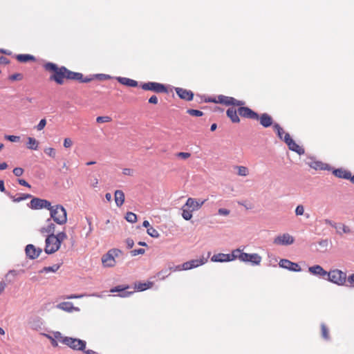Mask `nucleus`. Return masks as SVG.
<instances>
[{"instance_id":"4be33fe9","label":"nucleus","mask_w":354,"mask_h":354,"mask_svg":"<svg viewBox=\"0 0 354 354\" xmlns=\"http://www.w3.org/2000/svg\"><path fill=\"white\" fill-rule=\"evenodd\" d=\"M117 80L121 84L129 87H136L138 85L137 81L128 77H117Z\"/></svg>"},{"instance_id":"6e6d98bb","label":"nucleus","mask_w":354,"mask_h":354,"mask_svg":"<svg viewBox=\"0 0 354 354\" xmlns=\"http://www.w3.org/2000/svg\"><path fill=\"white\" fill-rule=\"evenodd\" d=\"M230 210H228L227 209H224V208H220L218 210V214L222 215V216H227L230 214Z\"/></svg>"},{"instance_id":"6ab92c4d","label":"nucleus","mask_w":354,"mask_h":354,"mask_svg":"<svg viewBox=\"0 0 354 354\" xmlns=\"http://www.w3.org/2000/svg\"><path fill=\"white\" fill-rule=\"evenodd\" d=\"M176 93L180 99L191 101L193 100L194 93L192 91L183 88H176Z\"/></svg>"},{"instance_id":"9d476101","label":"nucleus","mask_w":354,"mask_h":354,"mask_svg":"<svg viewBox=\"0 0 354 354\" xmlns=\"http://www.w3.org/2000/svg\"><path fill=\"white\" fill-rule=\"evenodd\" d=\"M239 252V249L234 250L231 254L218 253L213 255L211 259L214 262H227L236 259V253Z\"/></svg>"},{"instance_id":"603ef678","label":"nucleus","mask_w":354,"mask_h":354,"mask_svg":"<svg viewBox=\"0 0 354 354\" xmlns=\"http://www.w3.org/2000/svg\"><path fill=\"white\" fill-rule=\"evenodd\" d=\"M122 174L126 176H133L134 174L133 169L131 168H124L122 169Z\"/></svg>"},{"instance_id":"39448f33","label":"nucleus","mask_w":354,"mask_h":354,"mask_svg":"<svg viewBox=\"0 0 354 354\" xmlns=\"http://www.w3.org/2000/svg\"><path fill=\"white\" fill-rule=\"evenodd\" d=\"M328 280L338 286H343L346 281V274L339 270H334L327 273Z\"/></svg>"},{"instance_id":"a18cd8bd","label":"nucleus","mask_w":354,"mask_h":354,"mask_svg":"<svg viewBox=\"0 0 354 354\" xmlns=\"http://www.w3.org/2000/svg\"><path fill=\"white\" fill-rule=\"evenodd\" d=\"M8 78L11 81L21 80L23 78V75L21 73H15L10 75Z\"/></svg>"},{"instance_id":"ea45409f","label":"nucleus","mask_w":354,"mask_h":354,"mask_svg":"<svg viewBox=\"0 0 354 354\" xmlns=\"http://www.w3.org/2000/svg\"><path fill=\"white\" fill-rule=\"evenodd\" d=\"M187 113L192 116L201 117L203 115V113L199 110L196 109H188Z\"/></svg>"},{"instance_id":"423d86ee","label":"nucleus","mask_w":354,"mask_h":354,"mask_svg":"<svg viewBox=\"0 0 354 354\" xmlns=\"http://www.w3.org/2000/svg\"><path fill=\"white\" fill-rule=\"evenodd\" d=\"M236 259L243 262H250L252 265H259L261 261V257L257 253L248 254L243 252L239 249V252L236 253Z\"/></svg>"},{"instance_id":"4d7b16f0","label":"nucleus","mask_w":354,"mask_h":354,"mask_svg":"<svg viewBox=\"0 0 354 354\" xmlns=\"http://www.w3.org/2000/svg\"><path fill=\"white\" fill-rule=\"evenodd\" d=\"M46 336L50 340V342H51V344L53 346L57 347L58 346L57 342L53 337H52L49 335H46Z\"/></svg>"},{"instance_id":"7ed1b4c3","label":"nucleus","mask_w":354,"mask_h":354,"mask_svg":"<svg viewBox=\"0 0 354 354\" xmlns=\"http://www.w3.org/2000/svg\"><path fill=\"white\" fill-rule=\"evenodd\" d=\"M50 217L59 225L65 224L67 221V214L65 208L61 205H51L48 209Z\"/></svg>"},{"instance_id":"338daca9","label":"nucleus","mask_w":354,"mask_h":354,"mask_svg":"<svg viewBox=\"0 0 354 354\" xmlns=\"http://www.w3.org/2000/svg\"><path fill=\"white\" fill-rule=\"evenodd\" d=\"M6 284L4 281L0 282V295L4 291Z\"/></svg>"},{"instance_id":"09e8293b","label":"nucleus","mask_w":354,"mask_h":354,"mask_svg":"<svg viewBox=\"0 0 354 354\" xmlns=\"http://www.w3.org/2000/svg\"><path fill=\"white\" fill-rule=\"evenodd\" d=\"M176 156L183 159H187L191 156V153L187 152H179L176 154Z\"/></svg>"},{"instance_id":"cd10ccee","label":"nucleus","mask_w":354,"mask_h":354,"mask_svg":"<svg viewBox=\"0 0 354 354\" xmlns=\"http://www.w3.org/2000/svg\"><path fill=\"white\" fill-rule=\"evenodd\" d=\"M115 201L118 207H121L124 202V194L122 190H116L114 194Z\"/></svg>"},{"instance_id":"ddd939ff","label":"nucleus","mask_w":354,"mask_h":354,"mask_svg":"<svg viewBox=\"0 0 354 354\" xmlns=\"http://www.w3.org/2000/svg\"><path fill=\"white\" fill-rule=\"evenodd\" d=\"M51 203L45 199L34 198L30 201V207L35 209L45 208L48 209Z\"/></svg>"},{"instance_id":"5fc2aeb1","label":"nucleus","mask_w":354,"mask_h":354,"mask_svg":"<svg viewBox=\"0 0 354 354\" xmlns=\"http://www.w3.org/2000/svg\"><path fill=\"white\" fill-rule=\"evenodd\" d=\"M24 173V169L21 167H16L13 169V174L16 176H21Z\"/></svg>"},{"instance_id":"f257e3e1","label":"nucleus","mask_w":354,"mask_h":354,"mask_svg":"<svg viewBox=\"0 0 354 354\" xmlns=\"http://www.w3.org/2000/svg\"><path fill=\"white\" fill-rule=\"evenodd\" d=\"M44 68L50 73L49 80L58 85H63L66 81L75 80L82 83H87L93 80L92 77H84L82 73L73 72L65 66H59L55 63L47 62Z\"/></svg>"},{"instance_id":"6e6552de","label":"nucleus","mask_w":354,"mask_h":354,"mask_svg":"<svg viewBox=\"0 0 354 354\" xmlns=\"http://www.w3.org/2000/svg\"><path fill=\"white\" fill-rule=\"evenodd\" d=\"M63 344L76 351H84L86 345V342L84 340L69 337L63 340Z\"/></svg>"},{"instance_id":"20e7f679","label":"nucleus","mask_w":354,"mask_h":354,"mask_svg":"<svg viewBox=\"0 0 354 354\" xmlns=\"http://www.w3.org/2000/svg\"><path fill=\"white\" fill-rule=\"evenodd\" d=\"M122 254V250L112 248L102 257V263L105 268H112L116 265L115 258Z\"/></svg>"},{"instance_id":"4c0bfd02","label":"nucleus","mask_w":354,"mask_h":354,"mask_svg":"<svg viewBox=\"0 0 354 354\" xmlns=\"http://www.w3.org/2000/svg\"><path fill=\"white\" fill-rule=\"evenodd\" d=\"M125 218L128 222L131 223H134L137 221L136 214L131 212H129L127 213Z\"/></svg>"},{"instance_id":"b1692460","label":"nucleus","mask_w":354,"mask_h":354,"mask_svg":"<svg viewBox=\"0 0 354 354\" xmlns=\"http://www.w3.org/2000/svg\"><path fill=\"white\" fill-rule=\"evenodd\" d=\"M259 120L260 121V124L263 127H269L272 124V118L268 113H263L261 116L259 115Z\"/></svg>"},{"instance_id":"0e129e2a","label":"nucleus","mask_w":354,"mask_h":354,"mask_svg":"<svg viewBox=\"0 0 354 354\" xmlns=\"http://www.w3.org/2000/svg\"><path fill=\"white\" fill-rule=\"evenodd\" d=\"M170 270H173V271H177V270H185L184 267H183V264L182 265H178L174 268H170Z\"/></svg>"},{"instance_id":"e433bc0d","label":"nucleus","mask_w":354,"mask_h":354,"mask_svg":"<svg viewBox=\"0 0 354 354\" xmlns=\"http://www.w3.org/2000/svg\"><path fill=\"white\" fill-rule=\"evenodd\" d=\"M321 332H322V336L324 339L328 340L329 339V330L326 326L325 324H321Z\"/></svg>"},{"instance_id":"e2e57ef3","label":"nucleus","mask_w":354,"mask_h":354,"mask_svg":"<svg viewBox=\"0 0 354 354\" xmlns=\"http://www.w3.org/2000/svg\"><path fill=\"white\" fill-rule=\"evenodd\" d=\"M96 77L100 80H107V79L111 78V77L109 75H104V74H99V75H97Z\"/></svg>"},{"instance_id":"c03bdc74","label":"nucleus","mask_w":354,"mask_h":354,"mask_svg":"<svg viewBox=\"0 0 354 354\" xmlns=\"http://www.w3.org/2000/svg\"><path fill=\"white\" fill-rule=\"evenodd\" d=\"M53 337L56 339L57 342L58 340L62 343H63V340L65 338H68V337H64L60 332L54 333Z\"/></svg>"},{"instance_id":"de8ad7c7","label":"nucleus","mask_w":354,"mask_h":354,"mask_svg":"<svg viewBox=\"0 0 354 354\" xmlns=\"http://www.w3.org/2000/svg\"><path fill=\"white\" fill-rule=\"evenodd\" d=\"M145 250L142 248H140V249H136V250H133L131 251V256H137V255H139V254H145Z\"/></svg>"},{"instance_id":"8fccbe9b","label":"nucleus","mask_w":354,"mask_h":354,"mask_svg":"<svg viewBox=\"0 0 354 354\" xmlns=\"http://www.w3.org/2000/svg\"><path fill=\"white\" fill-rule=\"evenodd\" d=\"M46 124V120L41 119L37 126V129L38 131H41L45 127Z\"/></svg>"},{"instance_id":"a19ab883","label":"nucleus","mask_w":354,"mask_h":354,"mask_svg":"<svg viewBox=\"0 0 354 354\" xmlns=\"http://www.w3.org/2000/svg\"><path fill=\"white\" fill-rule=\"evenodd\" d=\"M44 152L46 154H47L48 156L54 158L56 156V151L55 149L52 147H48L44 149Z\"/></svg>"},{"instance_id":"c756f323","label":"nucleus","mask_w":354,"mask_h":354,"mask_svg":"<svg viewBox=\"0 0 354 354\" xmlns=\"http://www.w3.org/2000/svg\"><path fill=\"white\" fill-rule=\"evenodd\" d=\"M16 59L18 62L26 63L28 62H35V57L33 55L28 54H19L16 56Z\"/></svg>"},{"instance_id":"f8f14e48","label":"nucleus","mask_w":354,"mask_h":354,"mask_svg":"<svg viewBox=\"0 0 354 354\" xmlns=\"http://www.w3.org/2000/svg\"><path fill=\"white\" fill-rule=\"evenodd\" d=\"M239 114L243 118L259 120V115L257 113L252 111L251 109L243 106H237Z\"/></svg>"},{"instance_id":"052dcab7","label":"nucleus","mask_w":354,"mask_h":354,"mask_svg":"<svg viewBox=\"0 0 354 354\" xmlns=\"http://www.w3.org/2000/svg\"><path fill=\"white\" fill-rule=\"evenodd\" d=\"M126 243H127L128 248H132L134 245V241L131 239H127L126 240Z\"/></svg>"},{"instance_id":"f704fd0d","label":"nucleus","mask_w":354,"mask_h":354,"mask_svg":"<svg viewBox=\"0 0 354 354\" xmlns=\"http://www.w3.org/2000/svg\"><path fill=\"white\" fill-rule=\"evenodd\" d=\"M10 197L12 198L13 202H20L27 198H31V195L28 194H20L19 197L13 196H10Z\"/></svg>"},{"instance_id":"37998d69","label":"nucleus","mask_w":354,"mask_h":354,"mask_svg":"<svg viewBox=\"0 0 354 354\" xmlns=\"http://www.w3.org/2000/svg\"><path fill=\"white\" fill-rule=\"evenodd\" d=\"M136 288L139 290V291H143V290H145L147 289H148L149 288V284L148 283H139L138 284H136Z\"/></svg>"},{"instance_id":"f3484780","label":"nucleus","mask_w":354,"mask_h":354,"mask_svg":"<svg viewBox=\"0 0 354 354\" xmlns=\"http://www.w3.org/2000/svg\"><path fill=\"white\" fill-rule=\"evenodd\" d=\"M26 254L31 259H37L42 252L40 248H36L32 244H28L26 247Z\"/></svg>"},{"instance_id":"5701e85b","label":"nucleus","mask_w":354,"mask_h":354,"mask_svg":"<svg viewBox=\"0 0 354 354\" xmlns=\"http://www.w3.org/2000/svg\"><path fill=\"white\" fill-rule=\"evenodd\" d=\"M333 174L337 178L344 179H350L351 173L344 169H336L333 170Z\"/></svg>"},{"instance_id":"412c9836","label":"nucleus","mask_w":354,"mask_h":354,"mask_svg":"<svg viewBox=\"0 0 354 354\" xmlns=\"http://www.w3.org/2000/svg\"><path fill=\"white\" fill-rule=\"evenodd\" d=\"M128 288H129L128 286L120 285V286H115V287L111 288L110 292H121L119 295L120 297H129L132 293V292L125 291Z\"/></svg>"},{"instance_id":"bb28decb","label":"nucleus","mask_w":354,"mask_h":354,"mask_svg":"<svg viewBox=\"0 0 354 354\" xmlns=\"http://www.w3.org/2000/svg\"><path fill=\"white\" fill-rule=\"evenodd\" d=\"M238 113V110L236 111L234 108H229L226 111L227 117L233 123H239L240 122Z\"/></svg>"},{"instance_id":"2eb2a0df","label":"nucleus","mask_w":354,"mask_h":354,"mask_svg":"<svg viewBox=\"0 0 354 354\" xmlns=\"http://www.w3.org/2000/svg\"><path fill=\"white\" fill-rule=\"evenodd\" d=\"M207 200H196L193 198H188L187 200L185 207H187L188 209H190L192 211L198 210L205 203Z\"/></svg>"},{"instance_id":"473e14b6","label":"nucleus","mask_w":354,"mask_h":354,"mask_svg":"<svg viewBox=\"0 0 354 354\" xmlns=\"http://www.w3.org/2000/svg\"><path fill=\"white\" fill-rule=\"evenodd\" d=\"M273 128H274V131H276L278 137L281 140H283L285 134L287 133L285 132L283 129L279 124H274V126H273Z\"/></svg>"},{"instance_id":"3c124183","label":"nucleus","mask_w":354,"mask_h":354,"mask_svg":"<svg viewBox=\"0 0 354 354\" xmlns=\"http://www.w3.org/2000/svg\"><path fill=\"white\" fill-rule=\"evenodd\" d=\"M73 145V141L71 138H66L64 140V147L65 148H70Z\"/></svg>"},{"instance_id":"69168bd1","label":"nucleus","mask_w":354,"mask_h":354,"mask_svg":"<svg viewBox=\"0 0 354 354\" xmlns=\"http://www.w3.org/2000/svg\"><path fill=\"white\" fill-rule=\"evenodd\" d=\"M9 63V60L6 57H0V64H8Z\"/></svg>"},{"instance_id":"f03ea898","label":"nucleus","mask_w":354,"mask_h":354,"mask_svg":"<svg viewBox=\"0 0 354 354\" xmlns=\"http://www.w3.org/2000/svg\"><path fill=\"white\" fill-rule=\"evenodd\" d=\"M67 239L64 232H59L57 235L48 234L45 240L44 251L46 254H50L58 251L62 243Z\"/></svg>"},{"instance_id":"393cba45","label":"nucleus","mask_w":354,"mask_h":354,"mask_svg":"<svg viewBox=\"0 0 354 354\" xmlns=\"http://www.w3.org/2000/svg\"><path fill=\"white\" fill-rule=\"evenodd\" d=\"M47 225L40 229V232L43 234H54L55 225L53 223L50 219L47 220Z\"/></svg>"},{"instance_id":"72a5a7b5","label":"nucleus","mask_w":354,"mask_h":354,"mask_svg":"<svg viewBox=\"0 0 354 354\" xmlns=\"http://www.w3.org/2000/svg\"><path fill=\"white\" fill-rule=\"evenodd\" d=\"M183 213L182 216L183 218L186 220L189 221L192 218V212L190 209H188L187 207H185V205L183 206Z\"/></svg>"},{"instance_id":"13d9d810","label":"nucleus","mask_w":354,"mask_h":354,"mask_svg":"<svg viewBox=\"0 0 354 354\" xmlns=\"http://www.w3.org/2000/svg\"><path fill=\"white\" fill-rule=\"evenodd\" d=\"M339 229H341L342 232L345 233V234H348L351 232L350 228L345 225H341V226L339 227Z\"/></svg>"},{"instance_id":"a878e982","label":"nucleus","mask_w":354,"mask_h":354,"mask_svg":"<svg viewBox=\"0 0 354 354\" xmlns=\"http://www.w3.org/2000/svg\"><path fill=\"white\" fill-rule=\"evenodd\" d=\"M308 270L313 274L319 275L323 277H326L328 273V272L325 271L323 268L319 265L310 267Z\"/></svg>"},{"instance_id":"2f4dec72","label":"nucleus","mask_w":354,"mask_h":354,"mask_svg":"<svg viewBox=\"0 0 354 354\" xmlns=\"http://www.w3.org/2000/svg\"><path fill=\"white\" fill-rule=\"evenodd\" d=\"M237 170V175L239 176H247L249 175V169L245 166L237 165L234 167Z\"/></svg>"},{"instance_id":"864d4df0","label":"nucleus","mask_w":354,"mask_h":354,"mask_svg":"<svg viewBox=\"0 0 354 354\" xmlns=\"http://www.w3.org/2000/svg\"><path fill=\"white\" fill-rule=\"evenodd\" d=\"M6 139L10 142H19L20 137L17 136H6Z\"/></svg>"},{"instance_id":"0eeeda50","label":"nucleus","mask_w":354,"mask_h":354,"mask_svg":"<svg viewBox=\"0 0 354 354\" xmlns=\"http://www.w3.org/2000/svg\"><path fill=\"white\" fill-rule=\"evenodd\" d=\"M141 88L145 91H151L158 93H166L168 92L166 86L154 82L144 83L141 85Z\"/></svg>"},{"instance_id":"7c9ffc66","label":"nucleus","mask_w":354,"mask_h":354,"mask_svg":"<svg viewBox=\"0 0 354 354\" xmlns=\"http://www.w3.org/2000/svg\"><path fill=\"white\" fill-rule=\"evenodd\" d=\"M38 141L32 137L28 138V142H27V148L32 150H37L38 148Z\"/></svg>"},{"instance_id":"dca6fc26","label":"nucleus","mask_w":354,"mask_h":354,"mask_svg":"<svg viewBox=\"0 0 354 354\" xmlns=\"http://www.w3.org/2000/svg\"><path fill=\"white\" fill-rule=\"evenodd\" d=\"M294 241L295 239L291 235L286 233L277 236L274 240V243L277 245H290L294 243Z\"/></svg>"},{"instance_id":"c9c22d12","label":"nucleus","mask_w":354,"mask_h":354,"mask_svg":"<svg viewBox=\"0 0 354 354\" xmlns=\"http://www.w3.org/2000/svg\"><path fill=\"white\" fill-rule=\"evenodd\" d=\"M59 267H60L59 265L54 264L52 266L44 267L39 272H41V273H42V272H57L58 270Z\"/></svg>"},{"instance_id":"774afa93","label":"nucleus","mask_w":354,"mask_h":354,"mask_svg":"<svg viewBox=\"0 0 354 354\" xmlns=\"http://www.w3.org/2000/svg\"><path fill=\"white\" fill-rule=\"evenodd\" d=\"M348 282L351 286L354 284V274H352L348 277Z\"/></svg>"},{"instance_id":"c85d7f7f","label":"nucleus","mask_w":354,"mask_h":354,"mask_svg":"<svg viewBox=\"0 0 354 354\" xmlns=\"http://www.w3.org/2000/svg\"><path fill=\"white\" fill-rule=\"evenodd\" d=\"M57 308L66 312H72L73 310H78V308H75L71 302L68 301L59 304Z\"/></svg>"},{"instance_id":"58836bf2","label":"nucleus","mask_w":354,"mask_h":354,"mask_svg":"<svg viewBox=\"0 0 354 354\" xmlns=\"http://www.w3.org/2000/svg\"><path fill=\"white\" fill-rule=\"evenodd\" d=\"M147 234L151 236V237H153V238H158L159 236H160V234L158 233V232L155 229L153 228V227H150L147 229Z\"/></svg>"},{"instance_id":"bf43d9fd","label":"nucleus","mask_w":354,"mask_h":354,"mask_svg":"<svg viewBox=\"0 0 354 354\" xmlns=\"http://www.w3.org/2000/svg\"><path fill=\"white\" fill-rule=\"evenodd\" d=\"M158 97H157L156 95H152V96L149 99V102L150 104H158Z\"/></svg>"},{"instance_id":"aec40b11","label":"nucleus","mask_w":354,"mask_h":354,"mask_svg":"<svg viewBox=\"0 0 354 354\" xmlns=\"http://www.w3.org/2000/svg\"><path fill=\"white\" fill-rule=\"evenodd\" d=\"M308 165L310 167L315 170H329L330 167L328 164L322 162V161L316 160H310L308 162Z\"/></svg>"},{"instance_id":"79ce46f5","label":"nucleus","mask_w":354,"mask_h":354,"mask_svg":"<svg viewBox=\"0 0 354 354\" xmlns=\"http://www.w3.org/2000/svg\"><path fill=\"white\" fill-rule=\"evenodd\" d=\"M111 121V118L109 116H98L96 118V122L97 123H105L109 122Z\"/></svg>"},{"instance_id":"1a4fd4ad","label":"nucleus","mask_w":354,"mask_h":354,"mask_svg":"<svg viewBox=\"0 0 354 354\" xmlns=\"http://www.w3.org/2000/svg\"><path fill=\"white\" fill-rule=\"evenodd\" d=\"M218 104H221L225 106H244L245 102L243 100H236L232 97L219 95L217 96Z\"/></svg>"},{"instance_id":"680f3d73","label":"nucleus","mask_w":354,"mask_h":354,"mask_svg":"<svg viewBox=\"0 0 354 354\" xmlns=\"http://www.w3.org/2000/svg\"><path fill=\"white\" fill-rule=\"evenodd\" d=\"M18 183L21 185H23V186H25V187H27L28 188H30L31 186L30 185L27 183L25 180L24 179H19L18 180Z\"/></svg>"},{"instance_id":"9b49d317","label":"nucleus","mask_w":354,"mask_h":354,"mask_svg":"<svg viewBox=\"0 0 354 354\" xmlns=\"http://www.w3.org/2000/svg\"><path fill=\"white\" fill-rule=\"evenodd\" d=\"M283 141L288 145L290 150L297 153L299 155H302L305 153V149L297 144L289 133L285 134Z\"/></svg>"},{"instance_id":"49530a36","label":"nucleus","mask_w":354,"mask_h":354,"mask_svg":"<svg viewBox=\"0 0 354 354\" xmlns=\"http://www.w3.org/2000/svg\"><path fill=\"white\" fill-rule=\"evenodd\" d=\"M304 213V207L302 205H299L295 209V214L297 216H301Z\"/></svg>"},{"instance_id":"4468645a","label":"nucleus","mask_w":354,"mask_h":354,"mask_svg":"<svg viewBox=\"0 0 354 354\" xmlns=\"http://www.w3.org/2000/svg\"><path fill=\"white\" fill-rule=\"evenodd\" d=\"M207 261V259L204 257H201L198 259H193L183 263V267H184L185 270H190L192 268H197L200 266L205 264Z\"/></svg>"},{"instance_id":"a211bd4d","label":"nucleus","mask_w":354,"mask_h":354,"mask_svg":"<svg viewBox=\"0 0 354 354\" xmlns=\"http://www.w3.org/2000/svg\"><path fill=\"white\" fill-rule=\"evenodd\" d=\"M279 266L294 272H300L301 267L296 263L292 262L288 259H281L279 263Z\"/></svg>"}]
</instances>
